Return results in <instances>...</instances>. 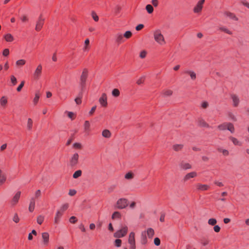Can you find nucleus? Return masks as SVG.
<instances>
[{
	"label": "nucleus",
	"instance_id": "f257e3e1",
	"mask_svg": "<svg viewBox=\"0 0 249 249\" xmlns=\"http://www.w3.org/2000/svg\"><path fill=\"white\" fill-rule=\"evenodd\" d=\"M88 76V70L85 68L80 76L79 86L82 91H85L86 89V81Z\"/></svg>",
	"mask_w": 249,
	"mask_h": 249
},
{
	"label": "nucleus",
	"instance_id": "f03ea898",
	"mask_svg": "<svg viewBox=\"0 0 249 249\" xmlns=\"http://www.w3.org/2000/svg\"><path fill=\"white\" fill-rule=\"evenodd\" d=\"M154 36L155 41L160 44L162 45L165 43L164 37L160 30H157L154 32Z\"/></svg>",
	"mask_w": 249,
	"mask_h": 249
},
{
	"label": "nucleus",
	"instance_id": "7ed1b4c3",
	"mask_svg": "<svg viewBox=\"0 0 249 249\" xmlns=\"http://www.w3.org/2000/svg\"><path fill=\"white\" fill-rule=\"evenodd\" d=\"M127 227L125 226L120 230L115 232L114 234V236L116 238H121L124 236L127 232Z\"/></svg>",
	"mask_w": 249,
	"mask_h": 249
},
{
	"label": "nucleus",
	"instance_id": "20e7f679",
	"mask_svg": "<svg viewBox=\"0 0 249 249\" xmlns=\"http://www.w3.org/2000/svg\"><path fill=\"white\" fill-rule=\"evenodd\" d=\"M127 205L128 201L125 198H120L116 203V206L119 209L125 208Z\"/></svg>",
	"mask_w": 249,
	"mask_h": 249
},
{
	"label": "nucleus",
	"instance_id": "39448f33",
	"mask_svg": "<svg viewBox=\"0 0 249 249\" xmlns=\"http://www.w3.org/2000/svg\"><path fill=\"white\" fill-rule=\"evenodd\" d=\"M128 242L130 244V248L131 249H136L134 232H131L130 233Z\"/></svg>",
	"mask_w": 249,
	"mask_h": 249
},
{
	"label": "nucleus",
	"instance_id": "423d86ee",
	"mask_svg": "<svg viewBox=\"0 0 249 249\" xmlns=\"http://www.w3.org/2000/svg\"><path fill=\"white\" fill-rule=\"evenodd\" d=\"M44 18H42V15H41L36 22L35 29L37 31H39L41 30L44 24Z\"/></svg>",
	"mask_w": 249,
	"mask_h": 249
},
{
	"label": "nucleus",
	"instance_id": "0eeeda50",
	"mask_svg": "<svg viewBox=\"0 0 249 249\" xmlns=\"http://www.w3.org/2000/svg\"><path fill=\"white\" fill-rule=\"evenodd\" d=\"M42 72V66L39 64L35 70L33 76L35 79H38Z\"/></svg>",
	"mask_w": 249,
	"mask_h": 249
},
{
	"label": "nucleus",
	"instance_id": "6e6552de",
	"mask_svg": "<svg viewBox=\"0 0 249 249\" xmlns=\"http://www.w3.org/2000/svg\"><path fill=\"white\" fill-rule=\"evenodd\" d=\"M79 155L77 153H75L70 160V165L74 166L78 163Z\"/></svg>",
	"mask_w": 249,
	"mask_h": 249
},
{
	"label": "nucleus",
	"instance_id": "1a4fd4ad",
	"mask_svg": "<svg viewBox=\"0 0 249 249\" xmlns=\"http://www.w3.org/2000/svg\"><path fill=\"white\" fill-rule=\"evenodd\" d=\"M99 102L103 107H106L107 105V97L106 93H103L99 99Z\"/></svg>",
	"mask_w": 249,
	"mask_h": 249
},
{
	"label": "nucleus",
	"instance_id": "9d476101",
	"mask_svg": "<svg viewBox=\"0 0 249 249\" xmlns=\"http://www.w3.org/2000/svg\"><path fill=\"white\" fill-rule=\"evenodd\" d=\"M20 194L21 192L20 191H18L13 197L12 200H11V205L12 206L15 205L18 202L20 198Z\"/></svg>",
	"mask_w": 249,
	"mask_h": 249
},
{
	"label": "nucleus",
	"instance_id": "9b49d317",
	"mask_svg": "<svg viewBox=\"0 0 249 249\" xmlns=\"http://www.w3.org/2000/svg\"><path fill=\"white\" fill-rule=\"evenodd\" d=\"M196 189L198 190L202 191H207L210 188V187L209 185H206V184H202L200 183L196 184Z\"/></svg>",
	"mask_w": 249,
	"mask_h": 249
},
{
	"label": "nucleus",
	"instance_id": "f8f14e48",
	"mask_svg": "<svg viewBox=\"0 0 249 249\" xmlns=\"http://www.w3.org/2000/svg\"><path fill=\"white\" fill-rule=\"evenodd\" d=\"M197 176V173L196 172H192L191 173L187 174L184 178V180L185 181L188 180L191 178H193L196 177Z\"/></svg>",
	"mask_w": 249,
	"mask_h": 249
},
{
	"label": "nucleus",
	"instance_id": "ddd939ff",
	"mask_svg": "<svg viewBox=\"0 0 249 249\" xmlns=\"http://www.w3.org/2000/svg\"><path fill=\"white\" fill-rule=\"evenodd\" d=\"M141 243L143 245H145L147 243V240L146 237V231H142L141 233Z\"/></svg>",
	"mask_w": 249,
	"mask_h": 249
},
{
	"label": "nucleus",
	"instance_id": "4468645a",
	"mask_svg": "<svg viewBox=\"0 0 249 249\" xmlns=\"http://www.w3.org/2000/svg\"><path fill=\"white\" fill-rule=\"evenodd\" d=\"M231 98L233 102V106L234 107H237L239 103V99L238 96L235 94H231Z\"/></svg>",
	"mask_w": 249,
	"mask_h": 249
},
{
	"label": "nucleus",
	"instance_id": "2eb2a0df",
	"mask_svg": "<svg viewBox=\"0 0 249 249\" xmlns=\"http://www.w3.org/2000/svg\"><path fill=\"white\" fill-rule=\"evenodd\" d=\"M225 15L234 20L237 21L238 20V18H237L235 15L232 13L230 12H226L225 13Z\"/></svg>",
	"mask_w": 249,
	"mask_h": 249
},
{
	"label": "nucleus",
	"instance_id": "dca6fc26",
	"mask_svg": "<svg viewBox=\"0 0 249 249\" xmlns=\"http://www.w3.org/2000/svg\"><path fill=\"white\" fill-rule=\"evenodd\" d=\"M42 237L45 245L48 244L49 239V235L48 232H43L42 233Z\"/></svg>",
	"mask_w": 249,
	"mask_h": 249
},
{
	"label": "nucleus",
	"instance_id": "f3484780",
	"mask_svg": "<svg viewBox=\"0 0 249 249\" xmlns=\"http://www.w3.org/2000/svg\"><path fill=\"white\" fill-rule=\"evenodd\" d=\"M35 206V198L34 197H32L31 199L29 207V211L30 212H32L34 209Z\"/></svg>",
	"mask_w": 249,
	"mask_h": 249
},
{
	"label": "nucleus",
	"instance_id": "a211bd4d",
	"mask_svg": "<svg viewBox=\"0 0 249 249\" xmlns=\"http://www.w3.org/2000/svg\"><path fill=\"white\" fill-rule=\"evenodd\" d=\"M85 91H82L80 89V91L78 94V96L75 99V102L77 105H79L81 103V99L83 97V93Z\"/></svg>",
	"mask_w": 249,
	"mask_h": 249
},
{
	"label": "nucleus",
	"instance_id": "6ab92c4d",
	"mask_svg": "<svg viewBox=\"0 0 249 249\" xmlns=\"http://www.w3.org/2000/svg\"><path fill=\"white\" fill-rule=\"evenodd\" d=\"M124 36L121 34H117L116 35V42L120 44L124 41Z\"/></svg>",
	"mask_w": 249,
	"mask_h": 249
},
{
	"label": "nucleus",
	"instance_id": "aec40b11",
	"mask_svg": "<svg viewBox=\"0 0 249 249\" xmlns=\"http://www.w3.org/2000/svg\"><path fill=\"white\" fill-rule=\"evenodd\" d=\"M146 233L149 238H152L154 235V231L152 228H149L147 229Z\"/></svg>",
	"mask_w": 249,
	"mask_h": 249
},
{
	"label": "nucleus",
	"instance_id": "412c9836",
	"mask_svg": "<svg viewBox=\"0 0 249 249\" xmlns=\"http://www.w3.org/2000/svg\"><path fill=\"white\" fill-rule=\"evenodd\" d=\"M62 215H63V213H61V212H59L58 211L57 212L55 216V218H54V223L55 224L58 223L60 218Z\"/></svg>",
	"mask_w": 249,
	"mask_h": 249
},
{
	"label": "nucleus",
	"instance_id": "4be33fe9",
	"mask_svg": "<svg viewBox=\"0 0 249 249\" xmlns=\"http://www.w3.org/2000/svg\"><path fill=\"white\" fill-rule=\"evenodd\" d=\"M203 7V5L200 4L199 2H197L196 5L194 8V12L195 13H199L200 12Z\"/></svg>",
	"mask_w": 249,
	"mask_h": 249
},
{
	"label": "nucleus",
	"instance_id": "5701e85b",
	"mask_svg": "<svg viewBox=\"0 0 249 249\" xmlns=\"http://www.w3.org/2000/svg\"><path fill=\"white\" fill-rule=\"evenodd\" d=\"M198 124L200 126L209 127V125L205 122V121L201 119H200L198 121Z\"/></svg>",
	"mask_w": 249,
	"mask_h": 249
},
{
	"label": "nucleus",
	"instance_id": "b1692460",
	"mask_svg": "<svg viewBox=\"0 0 249 249\" xmlns=\"http://www.w3.org/2000/svg\"><path fill=\"white\" fill-rule=\"evenodd\" d=\"M184 72L185 73H187V74H189L190 77H191V78L192 80H194L196 79V73L195 72H194L193 71L187 70V71H184Z\"/></svg>",
	"mask_w": 249,
	"mask_h": 249
},
{
	"label": "nucleus",
	"instance_id": "393cba45",
	"mask_svg": "<svg viewBox=\"0 0 249 249\" xmlns=\"http://www.w3.org/2000/svg\"><path fill=\"white\" fill-rule=\"evenodd\" d=\"M4 38L7 42H12L14 40V37L10 34H7L4 36Z\"/></svg>",
	"mask_w": 249,
	"mask_h": 249
},
{
	"label": "nucleus",
	"instance_id": "a878e982",
	"mask_svg": "<svg viewBox=\"0 0 249 249\" xmlns=\"http://www.w3.org/2000/svg\"><path fill=\"white\" fill-rule=\"evenodd\" d=\"M180 167L184 170L191 169L192 168L191 165L188 163H184L182 162L180 163Z\"/></svg>",
	"mask_w": 249,
	"mask_h": 249
},
{
	"label": "nucleus",
	"instance_id": "bb28decb",
	"mask_svg": "<svg viewBox=\"0 0 249 249\" xmlns=\"http://www.w3.org/2000/svg\"><path fill=\"white\" fill-rule=\"evenodd\" d=\"M102 136L105 138H108L111 136V133L108 130L105 129L102 132Z\"/></svg>",
	"mask_w": 249,
	"mask_h": 249
},
{
	"label": "nucleus",
	"instance_id": "cd10ccee",
	"mask_svg": "<svg viewBox=\"0 0 249 249\" xmlns=\"http://www.w3.org/2000/svg\"><path fill=\"white\" fill-rule=\"evenodd\" d=\"M228 123H224L218 126V128L220 130H225L227 129Z\"/></svg>",
	"mask_w": 249,
	"mask_h": 249
},
{
	"label": "nucleus",
	"instance_id": "c85d7f7f",
	"mask_svg": "<svg viewBox=\"0 0 249 249\" xmlns=\"http://www.w3.org/2000/svg\"><path fill=\"white\" fill-rule=\"evenodd\" d=\"M227 129L230 131L231 133H233L234 132V127L233 124L231 123H228Z\"/></svg>",
	"mask_w": 249,
	"mask_h": 249
},
{
	"label": "nucleus",
	"instance_id": "c756f323",
	"mask_svg": "<svg viewBox=\"0 0 249 249\" xmlns=\"http://www.w3.org/2000/svg\"><path fill=\"white\" fill-rule=\"evenodd\" d=\"M82 175V171L78 170L76 171L73 174L72 177L74 178H77Z\"/></svg>",
	"mask_w": 249,
	"mask_h": 249
},
{
	"label": "nucleus",
	"instance_id": "7c9ffc66",
	"mask_svg": "<svg viewBox=\"0 0 249 249\" xmlns=\"http://www.w3.org/2000/svg\"><path fill=\"white\" fill-rule=\"evenodd\" d=\"M68 207L69 204L68 203H65L61 207L58 211L63 213L68 208Z\"/></svg>",
	"mask_w": 249,
	"mask_h": 249
},
{
	"label": "nucleus",
	"instance_id": "2f4dec72",
	"mask_svg": "<svg viewBox=\"0 0 249 249\" xmlns=\"http://www.w3.org/2000/svg\"><path fill=\"white\" fill-rule=\"evenodd\" d=\"M145 9L149 14L152 13L154 11V8L151 4L146 5Z\"/></svg>",
	"mask_w": 249,
	"mask_h": 249
},
{
	"label": "nucleus",
	"instance_id": "473e14b6",
	"mask_svg": "<svg viewBox=\"0 0 249 249\" xmlns=\"http://www.w3.org/2000/svg\"><path fill=\"white\" fill-rule=\"evenodd\" d=\"M0 103L2 107H5L7 103V100L6 97L2 96L0 100Z\"/></svg>",
	"mask_w": 249,
	"mask_h": 249
},
{
	"label": "nucleus",
	"instance_id": "72a5a7b5",
	"mask_svg": "<svg viewBox=\"0 0 249 249\" xmlns=\"http://www.w3.org/2000/svg\"><path fill=\"white\" fill-rule=\"evenodd\" d=\"M10 80L12 83V86H15L17 83V79L16 77L14 75H11L10 77Z\"/></svg>",
	"mask_w": 249,
	"mask_h": 249
},
{
	"label": "nucleus",
	"instance_id": "f704fd0d",
	"mask_svg": "<svg viewBox=\"0 0 249 249\" xmlns=\"http://www.w3.org/2000/svg\"><path fill=\"white\" fill-rule=\"evenodd\" d=\"M112 95L114 97H118L120 95V91L118 89H114L112 91Z\"/></svg>",
	"mask_w": 249,
	"mask_h": 249
},
{
	"label": "nucleus",
	"instance_id": "c9c22d12",
	"mask_svg": "<svg viewBox=\"0 0 249 249\" xmlns=\"http://www.w3.org/2000/svg\"><path fill=\"white\" fill-rule=\"evenodd\" d=\"M26 63V61L24 59H20L17 61L16 64L17 66H23Z\"/></svg>",
	"mask_w": 249,
	"mask_h": 249
},
{
	"label": "nucleus",
	"instance_id": "e433bc0d",
	"mask_svg": "<svg viewBox=\"0 0 249 249\" xmlns=\"http://www.w3.org/2000/svg\"><path fill=\"white\" fill-rule=\"evenodd\" d=\"M183 147L182 144H175L173 146V149L175 151H178L181 149Z\"/></svg>",
	"mask_w": 249,
	"mask_h": 249
},
{
	"label": "nucleus",
	"instance_id": "4c0bfd02",
	"mask_svg": "<svg viewBox=\"0 0 249 249\" xmlns=\"http://www.w3.org/2000/svg\"><path fill=\"white\" fill-rule=\"evenodd\" d=\"M132 35V34L131 32L130 31H127L124 33L123 36L124 38H125L126 39H128L130 37H131Z\"/></svg>",
	"mask_w": 249,
	"mask_h": 249
},
{
	"label": "nucleus",
	"instance_id": "58836bf2",
	"mask_svg": "<svg viewBox=\"0 0 249 249\" xmlns=\"http://www.w3.org/2000/svg\"><path fill=\"white\" fill-rule=\"evenodd\" d=\"M5 180V177L3 175H2V171L0 170V185L2 184Z\"/></svg>",
	"mask_w": 249,
	"mask_h": 249
},
{
	"label": "nucleus",
	"instance_id": "ea45409f",
	"mask_svg": "<svg viewBox=\"0 0 249 249\" xmlns=\"http://www.w3.org/2000/svg\"><path fill=\"white\" fill-rule=\"evenodd\" d=\"M217 223V221L215 218H210L208 220V224L212 226L215 225Z\"/></svg>",
	"mask_w": 249,
	"mask_h": 249
},
{
	"label": "nucleus",
	"instance_id": "a19ab883",
	"mask_svg": "<svg viewBox=\"0 0 249 249\" xmlns=\"http://www.w3.org/2000/svg\"><path fill=\"white\" fill-rule=\"evenodd\" d=\"M134 175L131 172H128L125 175V178L127 179H131L133 178Z\"/></svg>",
	"mask_w": 249,
	"mask_h": 249
},
{
	"label": "nucleus",
	"instance_id": "79ce46f5",
	"mask_svg": "<svg viewBox=\"0 0 249 249\" xmlns=\"http://www.w3.org/2000/svg\"><path fill=\"white\" fill-rule=\"evenodd\" d=\"M121 214L119 212H115L112 215V219H114L116 218H120Z\"/></svg>",
	"mask_w": 249,
	"mask_h": 249
},
{
	"label": "nucleus",
	"instance_id": "37998d69",
	"mask_svg": "<svg viewBox=\"0 0 249 249\" xmlns=\"http://www.w3.org/2000/svg\"><path fill=\"white\" fill-rule=\"evenodd\" d=\"M33 125V121L31 118L28 119L27 122V128L29 130L31 129Z\"/></svg>",
	"mask_w": 249,
	"mask_h": 249
},
{
	"label": "nucleus",
	"instance_id": "c03bdc74",
	"mask_svg": "<svg viewBox=\"0 0 249 249\" xmlns=\"http://www.w3.org/2000/svg\"><path fill=\"white\" fill-rule=\"evenodd\" d=\"M39 99V94L38 92H37L36 93L35 97L33 100V102L35 105L37 104V103Z\"/></svg>",
	"mask_w": 249,
	"mask_h": 249
},
{
	"label": "nucleus",
	"instance_id": "a18cd8bd",
	"mask_svg": "<svg viewBox=\"0 0 249 249\" xmlns=\"http://www.w3.org/2000/svg\"><path fill=\"white\" fill-rule=\"evenodd\" d=\"M44 221V217L42 215H39L37 217V223L39 224V225H41L42 224V223H43Z\"/></svg>",
	"mask_w": 249,
	"mask_h": 249
},
{
	"label": "nucleus",
	"instance_id": "49530a36",
	"mask_svg": "<svg viewBox=\"0 0 249 249\" xmlns=\"http://www.w3.org/2000/svg\"><path fill=\"white\" fill-rule=\"evenodd\" d=\"M230 140L232 141V142L234 143L235 145H239V142L238 140L232 137H231L230 138Z\"/></svg>",
	"mask_w": 249,
	"mask_h": 249
},
{
	"label": "nucleus",
	"instance_id": "de8ad7c7",
	"mask_svg": "<svg viewBox=\"0 0 249 249\" xmlns=\"http://www.w3.org/2000/svg\"><path fill=\"white\" fill-rule=\"evenodd\" d=\"M219 29L222 31H223L229 35H231L232 34V32L231 31H230V30H229L228 29H227L225 27H221L219 28Z\"/></svg>",
	"mask_w": 249,
	"mask_h": 249
},
{
	"label": "nucleus",
	"instance_id": "09e8293b",
	"mask_svg": "<svg viewBox=\"0 0 249 249\" xmlns=\"http://www.w3.org/2000/svg\"><path fill=\"white\" fill-rule=\"evenodd\" d=\"M154 244L157 246H159L160 245V240L159 238L158 237H156L155 238L154 240Z\"/></svg>",
	"mask_w": 249,
	"mask_h": 249
},
{
	"label": "nucleus",
	"instance_id": "8fccbe9b",
	"mask_svg": "<svg viewBox=\"0 0 249 249\" xmlns=\"http://www.w3.org/2000/svg\"><path fill=\"white\" fill-rule=\"evenodd\" d=\"M122 240L119 239H117L115 240V245L117 247H120L121 246Z\"/></svg>",
	"mask_w": 249,
	"mask_h": 249
},
{
	"label": "nucleus",
	"instance_id": "3c124183",
	"mask_svg": "<svg viewBox=\"0 0 249 249\" xmlns=\"http://www.w3.org/2000/svg\"><path fill=\"white\" fill-rule=\"evenodd\" d=\"M24 83H25V82L24 81H22L21 82V83L19 84V85L18 87V88L17 89V90L18 92H19L21 91V89H22V88L23 87V86L24 85Z\"/></svg>",
	"mask_w": 249,
	"mask_h": 249
},
{
	"label": "nucleus",
	"instance_id": "603ef678",
	"mask_svg": "<svg viewBox=\"0 0 249 249\" xmlns=\"http://www.w3.org/2000/svg\"><path fill=\"white\" fill-rule=\"evenodd\" d=\"M69 221L71 223L74 224L76 222L77 219L75 216H72L70 217Z\"/></svg>",
	"mask_w": 249,
	"mask_h": 249
},
{
	"label": "nucleus",
	"instance_id": "864d4df0",
	"mask_svg": "<svg viewBox=\"0 0 249 249\" xmlns=\"http://www.w3.org/2000/svg\"><path fill=\"white\" fill-rule=\"evenodd\" d=\"M92 17L93 19L95 21H98L99 20L98 16L96 15V14L94 12H92Z\"/></svg>",
	"mask_w": 249,
	"mask_h": 249
},
{
	"label": "nucleus",
	"instance_id": "5fc2aeb1",
	"mask_svg": "<svg viewBox=\"0 0 249 249\" xmlns=\"http://www.w3.org/2000/svg\"><path fill=\"white\" fill-rule=\"evenodd\" d=\"M89 126H90L89 122L88 121H86L85 122V124H84L85 129L86 130H88L89 129Z\"/></svg>",
	"mask_w": 249,
	"mask_h": 249
},
{
	"label": "nucleus",
	"instance_id": "6e6d98bb",
	"mask_svg": "<svg viewBox=\"0 0 249 249\" xmlns=\"http://www.w3.org/2000/svg\"><path fill=\"white\" fill-rule=\"evenodd\" d=\"M9 54V50L8 49H5L3 51L2 55L4 56H7Z\"/></svg>",
	"mask_w": 249,
	"mask_h": 249
},
{
	"label": "nucleus",
	"instance_id": "4d7b16f0",
	"mask_svg": "<svg viewBox=\"0 0 249 249\" xmlns=\"http://www.w3.org/2000/svg\"><path fill=\"white\" fill-rule=\"evenodd\" d=\"M73 147L74 148L81 149V144L80 143L75 142V143H73Z\"/></svg>",
	"mask_w": 249,
	"mask_h": 249
},
{
	"label": "nucleus",
	"instance_id": "13d9d810",
	"mask_svg": "<svg viewBox=\"0 0 249 249\" xmlns=\"http://www.w3.org/2000/svg\"><path fill=\"white\" fill-rule=\"evenodd\" d=\"M172 91L171 90H167L164 92V96H170L172 94Z\"/></svg>",
	"mask_w": 249,
	"mask_h": 249
},
{
	"label": "nucleus",
	"instance_id": "bf43d9fd",
	"mask_svg": "<svg viewBox=\"0 0 249 249\" xmlns=\"http://www.w3.org/2000/svg\"><path fill=\"white\" fill-rule=\"evenodd\" d=\"M41 196V191L40 190H37L35 193V198H37Z\"/></svg>",
	"mask_w": 249,
	"mask_h": 249
},
{
	"label": "nucleus",
	"instance_id": "052dcab7",
	"mask_svg": "<svg viewBox=\"0 0 249 249\" xmlns=\"http://www.w3.org/2000/svg\"><path fill=\"white\" fill-rule=\"evenodd\" d=\"M146 54V52L145 51H142L140 53V57L141 58H144L145 57Z\"/></svg>",
	"mask_w": 249,
	"mask_h": 249
},
{
	"label": "nucleus",
	"instance_id": "680f3d73",
	"mask_svg": "<svg viewBox=\"0 0 249 249\" xmlns=\"http://www.w3.org/2000/svg\"><path fill=\"white\" fill-rule=\"evenodd\" d=\"M241 3L249 9V3L247 2L245 0H241Z\"/></svg>",
	"mask_w": 249,
	"mask_h": 249
},
{
	"label": "nucleus",
	"instance_id": "e2e57ef3",
	"mask_svg": "<svg viewBox=\"0 0 249 249\" xmlns=\"http://www.w3.org/2000/svg\"><path fill=\"white\" fill-rule=\"evenodd\" d=\"M165 213H161V215H160V222H163L164 221V218H165Z\"/></svg>",
	"mask_w": 249,
	"mask_h": 249
},
{
	"label": "nucleus",
	"instance_id": "0e129e2a",
	"mask_svg": "<svg viewBox=\"0 0 249 249\" xmlns=\"http://www.w3.org/2000/svg\"><path fill=\"white\" fill-rule=\"evenodd\" d=\"M144 77H142L139 79H138L137 81V84L138 85H141V84L143 83L144 82Z\"/></svg>",
	"mask_w": 249,
	"mask_h": 249
},
{
	"label": "nucleus",
	"instance_id": "69168bd1",
	"mask_svg": "<svg viewBox=\"0 0 249 249\" xmlns=\"http://www.w3.org/2000/svg\"><path fill=\"white\" fill-rule=\"evenodd\" d=\"M96 108V106H94L91 108V110L89 111V116L92 115V114L95 111Z\"/></svg>",
	"mask_w": 249,
	"mask_h": 249
},
{
	"label": "nucleus",
	"instance_id": "338daca9",
	"mask_svg": "<svg viewBox=\"0 0 249 249\" xmlns=\"http://www.w3.org/2000/svg\"><path fill=\"white\" fill-rule=\"evenodd\" d=\"M213 230L216 232H218L220 231V227L218 225H214Z\"/></svg>",
	"mask_w": 249,
	"mask_h": 249
},
{
	"label": "nucleus",
	"instance_id": "774afa93",
	"mask_svg": "<svg viewBox=\"0 0 249 249\" xmlns=\"http://www.w3.org/2000/svg\"><path fill=\"white\" fill-rule=\"evenodd\" d=\"M76 193V191L75 190H70L69 195L71 196H74Z\"/></svg>",
	"mask_w": 249,
	"mask_h": 249
}]
</instances>
